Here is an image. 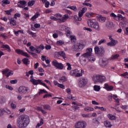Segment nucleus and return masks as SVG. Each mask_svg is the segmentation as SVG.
Wrapping results in <instances>:
<instances>
[{
	"label": "nucleus",
	"mask_w": 128,
	"mask_h": 128,
	"mask_svg": "<svg viewBox=\"0 0 128 128\" xmlns=\"http://www.w3.org/2000/svg\"><path fill=\"white\" fill-rule=\"evenodd\" d=\"M20 4H18V8H24V6H26V2L24 0L20 1Z\"/></svg>",
	"instance_id": "dca6fc26"
},
{
	"label": "nucleus",
	"mask_w": 128,
	"mask_h": 128,
	"mask_svg": "<svg viewBox=\"0 0 128 128\" xmlns=\"http://www.w3.org/2000/svg\"><path fill=\"white\" fill-rule=\"evenodd\" d=\"M67 8H70V10H78L76 8V6H68L67 7Z\"/></svg>",
	"instance_id": "473e14b6"
},
{
	"label": "nucleus",
	"mask_w": 128,
	"mask_h": 128,
	"mask_svg": "<svg viewBox=\"0 0 128 128\" xmlns=\"http://www.w3.org/2000/svg\"><path fill=\"white\" fill-rule=\"evenodd\" d=\"M66 64L67 66H68L67 68V70H72V66L70 65V64L68 62Z\"/></svg>",
	"instance_id": "c03bdc74"
},
{
	"label": "nucleus",
	"mask_w": 128,
	"mask_h": 128,
	"mask_svg": "<svg viewBox=\"0 0 128 128\" xmlns=\"http://www.w3.org/2000/svg\"><path fill=\"white\" fill-rule=\"evenodd\" d=\"M84 48V41L80 40L79 42L75 44L72 46V50L74 52H80L82 48Z\"/></svg>",
	"instance_id": "7ed1b4c3"
},
{
	"label": "nucleus",
	"mask_w": 128,
	"mask_h": 128,
	"mask_svg": "<svg viewBox=\"0 0 128 128\" xmlns=\"http://www.w3.org/2000/svg\"><path fill=\"white\" fill-rule=\"evenodd\" d=\"M58 86L60 88H64V86L62 84H58Z\"/></svg>",
	"instance_id": "052dcab7"
},
{
	"label": "nucleus",
	"mask_w": 128,
	"mask_h": 128,
	"mask_svg": "<svg viewBox=\"0 0 128 128\" xmlns=\"http://www.w3.org/2000/svg\"><path fill=\"white\" fill-rule=\"evenodd\" d=\"M2 110L7 114H10V111L8 109H2Z\"/></svg>",
	"instance_id": "e2e57ef3"
},
{
	"label": "nucleus",
	"mask_w": 128,
	"mask_h": 128,
	"mask_svg": "<svg viewBox=\"0 0 128 128\" xmlns=\"http://www.w3.org/2000/svg\"><path fill=\"white\" fill-rule=\"evenodd\" d=\"M48 94V92H47L46 90H44V89L43 90H40V92H38V94Z\"/></svg>",
	"instance_id": "7c9ffc66"
},
{
	"label": "nucleus",
	"mask_w": 128,
	"mask_h": 128,
	"mask_svg": "<svg viewBox=\"0 0 128 128\" xmlns=\"http://www.w3.org/2000/svg\"><path fill=\"white\" fill-rule=\"evenodd\" d=\"M11 108H16V105L15 104H14V102L11 103Z\"/></svg>",
	"instance_id": "13d9d810"
},
{
	"label": "nucleus",
	"mask_w": 128,
	"mask_h": 128,
	"mask_svg": "<svg viewBox=\"0 0 128 128\" xmlns=\"http://www.w3.org/2000/svg\"><path fill=\"white\" fill-rule=\"evenodd\" d=\"M100 20V22H106V18L104 17H102V16H100V18H99Z\"/></svg>",
	"instance_id": "ea45409f"
},
{
	"label": "nucleus",
	"mask_w": 128,
	"mask_h": 128,
	"mask_svg": "<svg viewBox=\"0 0 128 128\" xmlns=\"http://www.w3.org/2000/svg\"><path fill=\"white\" fill-rule=\"evenodd\" d=\"M52 64L58 68V70H63L64 69V65L62 64L60 62H58L56 60H54L52 62Z\"/></svg>",
	"instance_id": "9d476101"
},
{
	"label": "nucleus",
	"mask_w": 128,
	"mask_h": 128,
	"mask_svg": "<svg viewBox=\"0 0 128 128\" xmlns=\"http://www.w3.org/2000/svg\"><path fill=\"white\" fill-rule=\"evenodd\" d=\"M92 48H88L86 50V52L82 54V56L85 58H87L88 62H94L96 58L92 57Z\"/></svg>",
	"instance_id": "f03ea898"
},
{
	"label": "nucleus",
	"mask_w": 128,
	"mask_h": 128,
	"mask_svg": "<svg viewBox=\"0 0 128 128\" xmlns=\"http://www.w3.org/2000/svg\"><path fill=\"white\" fill-rule=\"evenodd\" d=\"M58 54L60 56H62V58H63L64 60H66V53H64V51H60L59 52H58Z\"/></svg>",
	"instance_id": "f3484780"
},
{
	"label": "nucleus",
	"mask_w": 128,
	"mask_h": 128,
	"mask_svg": "<svg viewBox=\"0 0 128 128\" xmlns=\"http://www.w3.org/2000/svg\"><path fill=\"white\" fill-rule=\"evenodd\" d=\"M28 32L29 34L32 36V38H36V33H34L30 30H28Z\"/></svg>",
	"instance_id": "72a5a7b5"
},
{
	"label": "nucleus",
	"mask_w": 128,
	"mask_h": 128,
	"mask_svg": "<svg viewBox=\"0 0 128 128\" xmlns=\"http://www.w3.org/2000/svg\"><path fill=\"white\" fill-rule=\"evenodd\" d=\"M88 84V79L84 77L80 78L78 80V86L79 88H84Z\"/></svg>",
	"instance_id": "0eeeda50"
},
{
	"label": "nucleus",
	"mask_w": 128,
	"mask_h": 128,
	"mask_svg": "<svg viewBox=\"0 0 128 128\" xmlns=\"http://www.w3.org/2000/svg\"><path fill=\"white\" fill-rule=\"evenodd\" d=\"M16 52H17V54H18L22 55V54H24V51L22 50H18V49H16Z\"/></svg>",
	"instance_id": "f704fd0d"
},
{
	"label": "nucleus",
	"mask_w": 128,
	"mask_h": 128,
	"mask_svg": "<svg viewBox=\"0 0 128 128\" xmlns=\"http://www.w3.org/2000/svg\"><path fill=\"white\" fill-rule=\"evenodd\" d=\"M40 16V12H36V14L31 18V20L34 22V20H36V18H38Z\"/></svg>",
	"instance_id": "a211bd4d"
},
{
	"label": "nucleus",
	"mask_w": 128,
	"mask_h": 128,
	"mask_svg": "<svg viewBox=\"0 0 128 128\" xmlns=\"http://www.w3.org/2000/svg\"><path fill=\"white\" fill-rule=\"evenodd\" d=\"M44 124V119L42 118L40 120V122L38 123L36 126V128H39L41 126H42Z\"/></svg>",
	"instance_id": "a878e982"
},
{
	"label": "nucleus",
	"mask_w": 128,
	"mask_h": 128,
	"mask_svg": "<svg viewBox=\"0 0 128 128\" xmlns=\"http://www.w3.org/2000/svg\"><path fill=\"white\" fill-rule=\"evenodd\" d=\"M104 86V88H106V90H112L114 89L113 86H110L108 84H105Z\"/></svg>",
	"instance_id": "aec40b11"
},
{
	"label": "nucleus",
	"mask_w": 128,
	"mask_h": 128,
	"mask_svg": "<svg viewBox=\"0 0 128 128\" xmlns=\"http://www.w3.org/2000/svg\"><path fill=\"white\" fill-rule=\"evenodd\" d=\"M82 16H84V12H82V11H80L78 12V16L80 18H82Z\"/></svg>",
	"instance_id": "69168bd1"
},
{
	"label": "nucleus",
	"mask_w": 128,
	"mask_h": 128,
	"mask_svg": "<svg viewBox=\"0 0 128 128\" xmlns=\"http://www.w3.org/2000/svg\"><path fill=\"white\" fill-rule=\"evenodd\" d=\"M70 38L71 40H76V37L74 36H70Z\"/></svg>",
	"instance_id": "774afa93"
},
{
	"label": "nucleus",
	"mask_w": 128,
	"mask_h": 128,
	"mask_svg": "<svg viewBox=\"0 0 128 128\" xmlns=\"http://www.w3.org/2000/svg\"><path fill=\"white\" fill-rule=\"evenodd\" d=\"M108 64V60L104 58L102 60V62H100V64L102 66H106Z\"/></svg>",
	"instance_id": "2eb2a0df"
},
{
	"label": "nucleus",
	"mask_w": 128,
	"mask_h": 128,
	"mask_svg": "<svg viewBox=\"0 0 128 128\" xmlns=\"http://www.w3.org/2000/svg\"><path fill=\"white\" fill-rule=\"evenodd\" d=\"M117 16H118L119 18H121L122 20H126V17L122 16L120 14H118L117 15Z\"/></svg>",
	"instance_id": "8fccbe9b"
},
{
	"label": "nucleus",
	"mask_w": 128,
	"mask_h": 128,
	"mask_svg": "<svg viewBox=\"0 0 128 128\" xmlns=\"http://www.w3.org/2000/svg\"><path fill=\"white\" fill-rule=\"evenodd\" d=\"M94 52L96 54H98L100 56H103L104 54V48L96 46L94 48Z\"/></svg>",
	"instance_id": "6e6552de"
},
{
	"label": "nucleus",
	"mask_w": 128,
	"mask_h": 128,
	"mask_svg": "<svg viewBox=\"0 0 128 128\" xmlns=\"http://www.w3.org/2000/svg\"><path fill=\"white\" fill-rule=\"evenodd\" d=\"M18 92L19 94H26L28 92H30V89L28 87H24V86H20L18 88Z\"/></svg>",
	"instance_id": "f8f14e48"
},
{
	"label": "nucleus",
	"mask_w": 128,
	"mask_h": 128,
	"mask_svg": "<svg viewBox=\"0 0 128 128\" xmlns=\"http://www.w3.org/2000/svg\"><path fill=\"white\" fill-rule=\"evenodd\" d=\"M120 57V54H114L112 55L111 58H110V60H116L118 58Z\"/></svg>",
	"instance_id": "393cba45"
},
{
	"label": "nucleus",
	"mask_w": 128,
	"mask_h": 128,
	"mask_svg": "<svg viewBox=\"0 0 128 128\" xmlns=\"http://www.w3.org/2000/svg\"><path fill=\"white\" fill-rule=\"evenodd\" d=\"M84 110L86 112H92V110H94V108L92 107H87V108H84Z\"/></svg>",
	"instance_id": "cd10ccee"
},
{
	"label": "nucleus",
	"mask_w": 128,
	"mask_h": 128,
	"mask_svg": "<svg viewBox=\"0 0 128 128\" xmlns=\"http://www.w3.org/2000/svg\"><path fill=\"white\" fill-rule=\"evenodd\" d=\"M44 110H50V106L49 105H43Z\"/></svg>",
	"instance_id": "c85d7f7f"
},
{
	"label": "nucleus",
	"mask_w": 128,
	"mask_h": 128,
	"mask_svg": "<svg viewBox=\"0 0 128 128\" xmlns=\"http://www.w3.org/2000/svg\"><path fill=\"white\" fill-rule=\"evenodd\" d=\"M100 90V86L95 85L94 86V90H96V92H99V90Z\"/></svg>",
	"instance_id": "4c0bfd02"
},
{
	"label": "nucleus",
	"mask_w": 128,
	"mask_h": 128,
	"mask_svg": "<svg viewBox=\"0 0 128 128\" xmlns=\"http://www.w3.org/2000/svg\"><path fill=\"white\" fill-rule=\"evenodd\" d=\"M30 50L31 52H34V50H36V48H34V46H30Z\"/></svg>",
	"instance_id": "680f3d73"
},
{
	"label": "nucleus",
	"mask_w": 128,
	"mask_h": 128,
	"mask_svg": "<svg viewBox=\"0 0 128 128\" xmlns=\"http://www.w3.org/2000/svg\"><path fill=\"white\" fill-rule=\"evenodd\" d=\"M6 88H8V90H14V88H12V86H10L8 85H6Z\"/></svg>",
	"instance_id": "603ef678"
},
{
	"label": "nucleus",
	"mask_w": 128,
	"mask_h": 128,
	"mask_svg": "<svg viewBox=\"0 0 128 128\" xmlns=\"http://www.w3.org/2000/svg\"><path fill=\"white\" fill-rule=\"evenodd\" d=\"M88 26L94 28L96 30L100 32V25L98 22H94V20H88Z\"/></svg>",
	"instance_id": "20e7f679"
},
{
	"label": "nucleus",
	"mask_w": 128,
	"mask_h": 128,
	"mask_svg": "<svg viewBox=\"0 0 128 128\" xmlns=\"http://www.w3.org/2000/svg\"><path fill=\"white\" fill-rule=\"evenodd\" d=\"M106 40L105 39H102L99 42H98V45L100 46V44H104V42H106Z\"/></svg>",
	"instance_id": "37998d69"
},
{
	"label": "nucleus",
	"mask_w": 128,
	"mask_h": 128,
	"mask_svg": "<svg viewBox=\"0 0 128 128\" xmlns=\"http://www.w3.org/2000/svg\"><path fill=\"white\" fill-rule=\"evenodd\" d=\"M10 82L12 84H16V82H18V80H11L10 81Z\"/></svg>",
	"instance_id": "864d4df0"
},
{
	"label": "nucleus",
	"mask_w": 128,
	"mask_h": 128,
	"mask_svg": "<svg viewBox=\"0 0 128 128\" xmlns=\"http://www.w3.org/2000/svg\"><path fill=\"white\" fill-rule=\"evenodd\" d=\"M34 26L36 28H40V24H34Z\"/></svg>",
	"instance_id": "4d7b16f0"
},
{
	"label": "nucleus",
	"mask_w": 128,
	"mask_h": 128,
	"mask_svg": "<svg viewBox=\"0 0 128 128\" xmlns=\"http://www.w3.org/2000/svg\"><path fill=\"white\" fill-rule=\"evenodd\" d=\"M10 24H11V26H16V21L14 20V18H12L10 20Z\"/></svg>",
	"instance_id": "6ab92c4d"
},
{
	"label": "nucleus",
	"mask_w": 128,
	"mask_h": 128,
	"mask_svg": "<svg viewBox=\"0 0 128 128\" xmlns=\"http://www.w3.org/2000/svg\"><path fill=\"white\" fill-rule=\"evenodd\" d=\"M83 30H88V32H92V28H86V27H84L83 28Z\"/></svg>",
	"instance_id": "3c124183"
},
{
	"label": "nucleus",
	"mask_w": 128,
	"mask_h": 128,
	"mask_svg": "<svg viewBox=\"0 0 128 128\" xmlns=\"http://www.w3.org/2000/svg\"><path fill=\"white\" fill-rule=\"evenodd\" d=\"M106 26L107 28H114V25L112 22L108 21L106 22Z\"/></svg>",
	"instance_id": "ddd939ff"
},
{
	"label": "nucleus",
	"mask_w": 128,
	"mask_h": 128,
	"mask_svg": "<svg viewBox=\"0 0 128 128\" xmlns=\"http://www.w3.org/2000/svg\"><path fill=\"white\" fill-rule=\"evenodd\" d=\"M92 122H94V124H100V121H98V119H97L96 118H94L92 120Z\"/></svg>",
	"instance_id": "58836bf2"
},
{
	"label": "nucleus",
	"mask_w": 128,
	"mask_h": 128,
	"mask_svg": "<svg viewBox=\"0 0 128 128\" xmlns=\"http://www.w3.org/2000/svg\"><path fill=\"white\" fill-rule=\"evenodd\" d=\"M92 104H95L96 106H98V104H99L98 102L96 100H92Z\"/></svg>",
	"instance_id": "338daca9"
},
{
	"label": "nucleus",
	"mask_w": 128,
	"mask_h": 128,
	"mask_svg": "<svg viewBox=\"0 0 128 128\" xmlns=\"http://www.w3.org/2000/svg\"><path fill=\"white\" fill-rule=\"evenodd\" d=\"M52 94H46L43 96V98H52Z\"/></svg>",
	"instance_id": "09e8293b"
},
{
	"label": "nucleus",
	"mask_w": 128,
	"mask_h": 128,
	"mask_svg": "<svg viewBox=\"0 0 128 128\" xmlns=\"http://www.w3.org/2000/svg\"><path fill=\"white\" fill-rule=\"evenodd\" d=\"M64 44V42L60 40L57 42L58 46H62Z\"/></svg>",
	"instance_id": "79ce46f5"
},
{
	"label": "nucleus",
	"mask_w": 128,
	"mask_h": 128,
	"mask_svg": "<svg viewBox=\"0 0 128 128\" xmlns=\"http://www.w3.org/2000/svg\"><path fill=\"white\" fill-rule=\"evenodd\" d=\"M11 74H14V72L12 70L7 74L6 78H8V76H10Z\"/></svg>",
	"instance_id": "6e6d98bb"
},
{
	"label": "nucleus",
	"mask_w": 128,
	"mask_h": 128,
	"mask_svg": "<svg viewBox=\"0 0 128 128\" xmlns=\"http://www.w3.org/2000/svg\"><path fill=\"white\" fill-rule=\"evenodd\" d=\"M30 54L33 56L34 58H38V54L34 52H30Z\"/></svg>",
	"instance_id": "de8ad7c7"
},
{
	"label": "nucleus",
	"mask_w": 128,
	"mask_h": 128,
	"mask_svg": "<svg viewBox=\"0 0 128 128\" xmlns=\"http://www.w3.org/2000/svg\"><path fill=\"white\" fill-rule=\"evenodd\" d=\"M82 4L84 6H90V8H92V5L90 3H86V2H84L82 3Z\"/></svg>",
	"instance_id": "a18cd8bd"
},
{
	"label": "nucleus",
	"mask_w": 128,
	"mask_h": 128,
	"mask_svg": "<svg viewBox=\"0 0 128 128\" xmlns=\"http://www.w3.org/2000/svg\"><path fill=\"white\" fill-rule=\"evenodd\" d=\"M82 76V74L80 73V70H78V72H77L76 76V78H78V76Z\"/></svg>",
	"instance_id": "bf43d9fd"
},
{
	"label": "nucleus",
	"mask_w": 128,
	"mask_h": 128,
	"mask_svg": "<svg viewBox=\"0 0 128 128\" xmlns=\"http://www.w3.org/2000/svg\"><path fill=\"white\" fill-rule=\"evenodd\" d=\"M65 32H66V35L67 36H70V30L66 28Z\"/></svg>",
	"instance_id": "a19ab883"
},
{
	"label": "nucleus",
	"mask_w": 128,
	"mask_h": 128,
	"mask_svg": "<svg viewBox=\"0 0 128 128\" xmlns=\"http://www.w3.org/2000/svg\"><path fill=\"white\" fill-rule=\"evenodd\" d=\"M108 117L111 120H116V117L115 116H114V115H112V114H108Z\"/></svg>",
	"instance_id": "4be33fe9"
},
{
	"label": "nucleus",
	"mask_w": 128,
	"mask_h": 128,
	"mask_svg": "<svg viewBox=\"0 0 128 128\" xmlns=\"http://www.w3.org/2000/svg\"><path fill=\"white\" fill-rule=\"evenodd\" d=\"M86 122H78L75 124L76 128H86Z\"/></svg>",
	"instance_id": "9b49d317"
},
{
	"label": "nucleus",
	"mask_w": 128,
	"mask_h": 128,
	"mask_svg": "<svg viewBox=\"0 0 128 128\" xmlns=\"http://www.w3.org/2000/svg\"><path fill=\"white\" fill-rule=\"evenodd\" d=\"M118 40H114L108 42L107 44V45L108 46H114L116 44H118Z\"/></svg>",
	"instance_id": "4468645a"
},
{
	"label": "nucleus",
	"mask_w": 128,
	"mask_h": 128,
	"mask_svg": "<svg viewBox=\"0 0 128 128\" xmlns=\"http://www.w3.org/2000/svg\"><path fill=\"white\" fill-rule=\"evenodd\" d=\"M66 76H62L60 78V80H59V82H66Z\"/></svg>",
	"instance_id": "c9c22d12"
},
{
	"label": "nucleus",
	"mask_w": 128,
	"mask_h": 128,
	"mask_svg": "<svg viewBox=\"0 0 128 128\" xmlns=\"http://www.w3.org/2000/svg\"><path fill=\"white\" fill-rule=\"evenodd\" d=\"M30 81L31 82H32V84H34V86H38V84H42V86H45V88H48V87L46 84L43 83L42 82V80H36L34 78V76H30Z\"/></svg>",
	"instance_id": "423d86ee"
},
{
	"label": "nucleus",
	"mask_w": 128,
	"mask_h": 128,
	"mask_svg": "<svg viewBox=\"0 0 128 128\" xmlns=\"http://www.w3.org/2000/svg\"><path fill=\"white\" fill-rule=\"evenodd\" d=\"M34 4H36V1L34 0H32L28 2V6H32Z\"/></svg>",
	"instance_id": "bb28decb"
},
{
	"label": "nucleus",
	"mask_w": 128,
	"mask_h": 128,
	"mask_svg": "<svg viewBox=\"0 0 128 128\" xmlns=\"http://www.w3.org/2000/svg\"><path fill=\"white\" fill-rule=\"evenodd\" d=\"M104 124L106 128H112V125L110 124V121H105L104 122Z\"/></svg>",
	"instance_id": "b1692460"
},
{
	"label": "nucleus",
	"mask_w": 128,
	"mask_h": 128,
	"mask_svg": "<svg viewBox=\"0 0 128 128\" xmlns=\"http://www.w3.org/2000/svg\"><path fill=\"white\" fill-rule=\"evenodd\" d=\"M51 20H60V22H64L68 18V15L65 14L63 16L62 18H56L54 16H52L50 17Z\"/></svg>",
	"instance_id": "1a4fd4ad"
},
{
	"label": "nucleus",
	"mask_w": 128,
	"mask_h": 128,
	"mask_svg": "<svg viewBox=\"0 0 128 128\" xmlns=\"http://www.w3.org/2000/svg\"><path fill=\"white\" fill-rule=\"evenodd\" d=\"M30 124V117L26 115H22L17 118L16 124L19 128H24Z\"/></svg>",
	"instance_id": "f257e3e1"
},
{
	"label": "nucleus",
	"mask_w": 128,
	"mask_h": 128,
	"mask_svg": "<svg viewBox=\"0 0 128 128\" xmlns=\"http://www.w3.org/2000/svg\"><path fill=\"white\" fill-rule=\"evenodd\" d=\"M22 62H23L24 64H26V66H28V64H30V61L28 60V58H24L22 60Z\"/></svg>",
	"instance_id": "5701e85b"
},
{
	"label": "nucleus",
	"mask_w": 128,
	"mask_h": 128,
	"mask_svg": "<svg viewBox=\"0 0 128 128\" xmlns=\"http://www.w3.org/2000/svg\"><path fill=\"white\" fill-rule=\"evenodd\" d=\"M45 6H46V8H48V6H50V2L47 1L45 3Z\"/></svg>",
	"instance_id": "0e129e2a"
},
{
	"label": "nucleus",
	"mask_w": 128,
	"mask_h": 128,
	"mask_svg": "<svg viewBox=\"0 0 128 128\" xmlns=\"http://www.w3.org/2000/svg\"><path fill=\"white\" fill-rule=\"evenodd\" d=\"M2 48H6L8 50V52H11L10 48L8 45H3L2 46Z\"/></svg>",
	"instance_id": "c756f323"
},
{
	"label": "nucleus",
	"mask_w": 128,
	"mask_h": 128,
	"mask_svg": "<svg viewBox=\"0 0 128 128\" xmlns=\"http://www.w3.org/2000/svg\"><path fill=\"white\" fill-rule=\"evenodd\" d=\"M10 71V70L8 68H6L5 70H4L2 72V74H8V72Z\"/></svg>",
	"instance_id": "49530a36"
},
{
	"label": "nucleus",
	"mask_w": 128,
	"mask_h": 128,
	"mask_svg": "<svg viewBox=\"0 0 128 128\" xmlns=\"http://www.w3.org/2000/svg\"><path fill=\"white\" fill-rule=\"evenodd\" d=\"M86 10H88V8H86V7H84L82 8V10H81V12H83V14H84V12H86Z\"/></svg>",
	"instance_id": "5fc2aeb1"
},
{
	"label": "nucleus",
	"mask_w": 128,
	"mask_h": 128,
	"mask_svg": "<svg viewBox=\"0 0 128 128\" xmlns=\"http://www.w3.org/2000/svg\"><path fill=\"white\" fill-rule=\"evenodd\" d=\"M78 69L74 70H72L70 72V74L71 76H76V74H78Z\"/></svg>",
	"instance_id": "412c9836"
},
{
	"label": "nucleus",
	"mask_w": 128,
	"mask_h": 128,
	"mask_svg": "<svg viewBox=\"0 0 128 128\" xmlns=\"http://www.w3.org/2000/svg\"><path fill=\"white\" fill-rule=\"evenodd\" d=\"M106 76L102 75H97L92 78V80L94 84H98V82L102 84L104 82H106Z\"/></svg>",
	"instance_id": "39448f33"
},
{
	"label": "nucleus",
	"mask_w": 128,
	"mask_h": 128,
	"mask_svg": "<svg viewBox=\"0 0 128 128\" xmlns=\"http://www.w3.org/2000/svg\"><path fill=\"white\" fill-rule=\"evenodd\" d=\"M2 2H3V6H4V4H10V2L8 0H3Z\"/></svg>",
	"instance_id": "2f4dec72"
},
{
	"label": "nucleus",
	"mask_w": 128,
	"mask_h": 128,
	"mask_svg": "<svg viewBox=\"0 0 128 128\" xmlns=\"http://www.w3.org/2000/svg\"><path fill=\"white\" fill-rule=\"evenodd\" d=\"M74 20H78L79 22H80L82 20V17H80V16H75L74 18Z\"/></svg>",
	"instance_id": "e433bc0d"
}]
</instances>
